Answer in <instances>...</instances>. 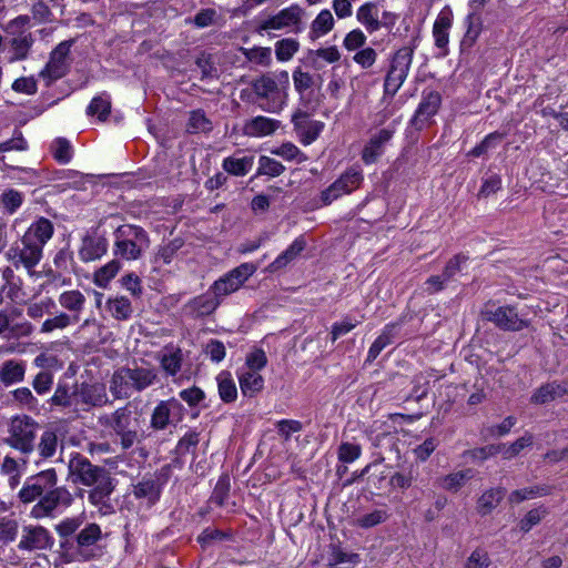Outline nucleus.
I'll list each match as a JSON object with an SVG mask.
<instances>
[{
  "label": "nucleus",
  "mask_w": 568,
  "mask_h": 568,
  "mask_svg": "<svg viewBox=\"0 0 568 568\" xmlns=\"http://www.w3.org/2000/svg\"><path fill=\"white\" fill-rule=\"evenodd\" d=\"M69 479L75 485L93 487L89 493V501L97 506H103L114 489L110 473L91 464L80 454H73L68 464Z\"/></svg>",
  "instance_id": "nucleus-1"
},
{
  "label": "nucleus",
  "mask_w": 568,
  "mask_h": 568,
  "mask_svg": "<svg viewBox=\"0 0 568 568\" xmlns=\"http://www.w3.org/2000/svg\"><path fill=\"white\" fill-rule=\"evenodd\" d=\"M158 379L156 369L150 365L121 367L112 374L109 388L115 398L123 399L143 392Z\"/></svg>",
  "instance_id": "nucleus-2"
},
{
  "label": "nucleus",
  "mask_w": 568,
  "mask_h": 568,
  "mask_svg": "<svg viewBox=\"0 0 568 568\" xmlns=\"http://www.w3.org/2000/svg\"><path fill=\"white\" fill-rule=\"evenodd\" d=\"M413 49L403 47L397 50L390 61L389 70L384 81V94L381 104L384 109L378 114V123H383L394 113L393 98L405 82L413 61Z\"/></svg>",
  "instance_id": "nucleus-3"
},
{
  "label": "nucleus",
  "mask_w": 568,
  "mask_h": 568,
  "mask_svg": "<svg viewBox=\"0 0 568 568\" xmlns=\"http://www.w3.org/2000/svg\"><path fill=\"white\" fill-rule=\"evenodd\" d=\"M288 72L263 74L252 82V90L262 101L260 106L270 113H280L286 105Z\"/></svg>",
  "instance_id": "nucleus-4"
},
{
  "label": "nucleus",
  "mask_w": 568,
  "mask_h": 568,
  "mask_svg": "<svg viewBox=\"0 0 568 568\" xmlns=\"http://www.w3.org/2000/svg\"><path fill=\"white\" fill-rule=\"evenodd\" d=\"M150 246V239L144 229L133 224H123L114 231L115 256L125 261H136Z\"/></svg>",
  "instance_id": "nucleus-5"
},
{
  "label": "nucleus",
  "mask_w": 568,
  "mask_h": 568,
  "mask_svg": "<svg viewBox=\"0 0 568 568\" xmlns=\"http://www.w3.org/2000/svg\"><path fill=\"white\" fill-rule=\"evenodd\" d=\"M305 11L298 4H291L274 14L261 19L256 27L260 34H272V31L298 33L302 31Z\"/></svg>",
  "instance_id": "nucleus-6"
},
{
  "label": "nucleus",
  "mask_w": 568,
  "mask_h": 568,
  "mask_svg": "<svg viewBox=\"0 0 568 568\" xmlns=\"http://www.w3.org/2000/svg\"><path fill=\"white\" fill-rule=\"evenodd\" d=\"M39 424L28 415H19L11 419L8 427L6 443L22 454H30L34 449V440Z\"/></svg>",
  "instance_id": "nucleus-7"
},
{
  "label": "nucleus",
  "mask_w": 568,
  "mask_h": 568,
  "mask_svg": "<svg viewBox=\"0 0 568 568\" xmlns=\"http://www.w3.org/2000/svg\"><path fill=\"white\" fill-rule=\"evenodd\" d=\"M133 415L129 406H125L101 419L121 437L124 449L132 447L138 438V419Z\"/></svg>",
  "instance_id": "nucleus-8"
},
{
  "label": "nucleus",
  "mask_w": 568,
  "mask_h": 568,
  "mask_svg": "<svg viewBox=\"0 0 568 568\" xmlns=\"http://www.w3.org/2000/svg\"><path fill=\"white\" fill-rule=\"evenodd\" d=\"M257 266L253 263H242L216 280L211 292L222 300L223 297L237 292L244 283L256 272Z\"/></svg>",
  "instance_id": "nucleus-9"
},
{
  "label": "nucleus",
  "mask_w": 568,
  "mask_h": 568,
  "mask_svg": "<svg viewBox=\"0 0 568 568\" xmlns=\"http://www.w3.org/2000/svg\"><path fill=\"white\" fill-rule=\"evenodd\" d=\"M6 256L16 268L23 267L29 275H33L34 267L43 257V251L34 244L26 242V239L21 236L19 241L10 246Z\"/></svg>",
  "instance_id": "nucleus-10"
},
{
  "label": "nucleus",
  "mask_w": 568,
  "mask_h": 568,
  "mask_svg": "<svg viewBox=\"0 0 568 568\" xmlns=\"http://www.w3.org/2000/svg\"><path fill=\"white\" fill-rule=\"evenodd\" d=\"M184 407L176 398L161 400L153 409L151 426L163 430L170 425H176L183 419Z\"/></svg>",
  "instance_id": "nucleus-11"
},
{
  "label": "nucleus",
  "mask_w": 568,
  "mask_h": 568,
  "mask_svg": "<svg viewBox=\"0 0 568 568\" xmlns=\"http://www.w3.org/2000/svg\"><path fill=\"white\" fill-rule=\"evenodd\" d=\"M363 180L358 170L351 169L342 174L334 183L321 193L323 205H329L335 200L356 190Z\"/></svg>",
  "instance_id": "nucleus-12"
},
{
  "label": "nucleus",
  "mask_w": 568,
  "mask_h": 568,
  "mask_svg": "<svg viewBox=\"0 0 568 568\" xmlns=\"http://www.w3.org/2000/svg\"><path fill=\"white\" fill-rule=\"evenodd\" d=\"M73 503L72 494L63 486L47 491L32 507L31 515L34 518L50 516L58 506L69 507Z\"/></svg>",
  "instance_id": "nucleus-13"
},
{
  "label": "nucleus",
  "mask_w": 568,
  "mask_h": 568,
  "mask_svg": "<svg viewBox=\"0 0 568 568\" xmlns=\"http://www.w3.org/2000/svg\"><path fill=\"white\" fill-rule=\"evenodd\" d=\"M57 481L58 477L53 468L40 471L36 476L28 478L19 491V498L23 503H32L40 497L44 490L53 488Z\"/></svg>",
  "instance_id": "nucleus-14"
},
{
  "label": "nucleus",
  "mask_w": 568,
  "mask_h": 568,
  "mask_svg": "<svg viewBox=\"0 0 568 568\" xmlns=\"http://www.w3.org/2000/svg\"><path fill=\"white\" fill-rule=\"evenodd\" d=\"M71 42L63 41L59 43L51 52L50 59L44 69L40 72V77L47 80L48 84L62 78L69 69V53Z\"/></svg>",
  "instance_id": "nucleus-15"
},
{
  "label": "nucleus",
  "mask_w": 568,
  "mask_h": 568,
  "mask_svg": "<svg viewBox=\"0 0 568 568\" xmlns=\"http://www.w3.org/2000/svg\"><path fill=\"white\" fill-rule=\"evenodd\" d=\"M488 321L505 331H521L528 327L529 322L521 317L511 306H499L494 311H487Z\"/></svg>",
  "instance_id": "nucleus-16"
},
{
  "label": "nucleus",
  "mask_w": 568,
  "mask_h": 568,
  "mask_svg": "<svg viewBox=\"0 0 568 568\" xmlns=\"http://www.w3.org/2000/svg\"><path fill=\"white\" fill-rule=\"evenodd\" d=\"M109 402L105 386L101 383L81 384L73 393V403L85 407L102 406Z\"/></svg>",
  "instance_id": "nucleus-17"
},
{
  "label": "nucleus",
  "mask_w": 568,
  "mask_h": 568,
  "mask_svg": "<svg viewBox=\"0 0 568 568\" xmlns=\"http://www.w3.org/2000/svg\"><path fill=\"white\" fill-rule=\"evenodd\" d=\"M395 132V125L382 129L371 136L362 151V160L366 164L375 163L384 153L385 145L390 141Z\"/></svg>",
  "instance_id": "nucleus-18"
},
{
  "label": "nucleus",
  "mask_w": 568,
  "mask_h": 568,
  "mask_svg": "<svg viewBox=\"0 0 568 568\" xmlns=\"http://www.w3.org/2000/svg\"><path fill=\"white\" fill-rule=\"evenodd\" d=\"M292 122L300 138V141L304 145H310L313 143L318 138L324 128L322 122L308 120L307 115L302 112H296L292 118Z\"/></svg>",
  "instance_id": "nucleus-19"
},
{
  "label": "nucleus",
  "mask_w": 568,
  "mask_h": 568,
  "mask_svg": "<svg viewBox=\"0 0 568 568\" xmlns=\"http://www.w3.org/2000/svg\"><path fill=\"white\" fill-rule=\"evenodd\" d=\"M54 232L53 224L45 217L37 219L22 235L26 242L37 245L43 251L44 245L51 240Z\"/></svg>",
  "instance_id": "nucleus-20"
},
{
  "label": "nucleus",
  "mask_w": 568,
  "mask_h": 568,
  "mask_svg": "<svg viewBox=\"0 0 568 568\" xmlns=\"http://www.w3.org/2000/svg\"><path fill=\"white\" fill-rule=\"evenodd\" d=\"M108 246V240L103 235H87L79 248V257L85 263L97 261L105 255Z\"/></svg>",
  "instance_id": "nucleus-21"
},
{
  "label": "nucleus",
  "mask_w": 568,
  "mask_h": 568,
  "mask_svg": "<svg viewBox=\"0 0 568 568\" xmlns=\"http://www.w3.org/2000/svg\"><path fill=\"white\" fill-rule=\"evenodd\" d=\"M440 102L442 98L438 92L429 91L425 93L415 112L413 124L417 129H422L437 113Z\"/></svg>",
  "instance_id": "nucleus-22"
},
{
  "label": "nucleus",
  "mask_w": 568,
  "mask_h": 568,
  "mask_svg": "<svg viewBox=\"0 0 568 568\" xmlns=\"http://www.w3.org/2000/svg\"><path fill=\"white\" fill-rule=\"evenodd\" d=\"M306 241L303 236L296 237L292 244L282 252L266 268V272L275 273L285 268L290 263L295 261L305 250Z\"/></svg>",
  "instance_id": "nucleus-23"
},
{
  "label": "nucleus",
  "mask_w": 568,
  "mask_h": 568,
  "mask_svg": "<svg viewBox=\"0 0 568 568\" xmlns=\"http://www.w3.org/2000/svg\"><path fill=\"white\" fill-rule=\"evenodd\" d=\"M20 314L21 312L17 308H12L10 313L0 310V335L7 334L8 336L20 337L31 334L32 326L30 323L11 324L12 318Z\"/></svg>",
  "instance_id": "nucleus-24"
},
{
  "label": "nucleus",
  "mask_w": 568,
  "mask_h": 568,
  "mask_svg": "<svg viewBox=\"0 0 568 568\" xmlns=\"http://www.w3.org/2000/svg\"><path fill=\"white\" fill-rule=\"evenodd\" d=\"M280 124L275 119L258 115L245 123L244 133L248 136L263 138L273 134Z\"/></svg>",
  "instance_id": "nucleus-25"
},
{
  "label": "nucleus",
  "mask_w": 568,
  "mask_h": 568,
  "mask_svg": "<svg viewBox=\"0 0 568 568\" xmlns=\"http://www.w3.org/2000/svg\"><path fill=\"white\" fill-rule=\"evenodd\" d=\"M26 371V363L23 361H4L0 365V382L7 387L21 383L24 379Z\"/></svg>",
  "instance_id": "nucleus-26"
},
{
  "label": "nucleus",
  "mask_w": 568,
  "mask_h": 568,
  "mask_svg": "<svg viewBox=\"0 0 568 568\" xmlns=\"http://www.w3.org/2000/svg\"><path fill=\"white\" fill-rule=\"evenodd\" d=\"M49 544V534L43 527H26L19 542L20 549H43Z\"/></svg>",
  "instance_id": "nucleus-27"
},
{
  "label": "nucleus",
  "mask_w": 568,
  "mask_h": 568,
  "mask_svg": "<svg viewBox=\"0 0 568 568\" xmlns=\"http://www.w3.org/2000/svg\"><path fill=\"white\" fill-rule=\"evenodd\" d=\"M453 24V14L449 10H443L437 16L434 27L433 36L435 39L436 47L443 49L448 44L449 41V29Z\"/></svg>",
  "instance_id": "nucleus-28"
},
{
  "label": "nucleus",
  "mask_w": 568,
  "mask_h": 568,
  "mask_svg": "<svg viewBox=\"0 0 568 568\" xmlns=\"http://www.w3.org/2000/svg\"><path fill=\"white\" fill-rule=\"evenodd\" d=\"M356 19L369 33L381 29L379 10L373 2L362 4L356 11Z\"/></svg>",
  "instance_id": "nucleus-29"
},
{
  "label": "nucleus",
  "mask_w": 568,
  "mask_h": 568,
  "mask_svg": "<svg viewBox=\"0 0 568 568\" xmlns=\"http://www.w3.org/2000/svg\"><path fill=\"white\" fill-rule=\"evenodd\" d=\"M240 388L244 396H254L263 389L264 379L260 372L254 369H241L239 372Z\"/></svg>",
  "instance_id": "nucleus-30"
},
{
  "label": "nucleus",
  "mask_w": 568,
  "mask_h": 568,
  "mask_svg": "<svg viewBox=\"0 0 568 568\" xmlns=\"http://www.w3.org/2000/svg\"><path fill=\"white\" fill-rule=\"evenodd\" d=\"M335 24L334 17L328 9H323L311 23L310 36L312 39H318L333 30Z\"/></svg>",
  "instance_id": "nucleus-31"
},
{
  "label": "nucleus",
  "mask_w": 568,
  "mask_h": 568,
  "mask_svg": "<svg viewBox=\"0 0 568 568\" xmlns=\"http://www.w3.org/2000/svg\"><path fill=\"white\" fill-rule=\"evenodd\" d=\"M474 476L475 471L471 468H467L450 473L439 478L438 481L443 489L456 493Z\"/></svg>",
  "instance_id": "nucleus-32"
},
{
  "label": "nucleus",
  "mask_w": 568,
  "mask_h": 568,
  "mask_svg": "<svg viewBox=\"0 0 568 568\" xmlns=\"http://www.w3.org/2000/svg\"><path fill=\"white\" fill-rule=\"evenodd\" d=\"M221 300L211 291L207 294L193 298L187 307L197 316L209 315L216 310Z\"/></svg>",
  "instance_id": "nucleus-33"
},
{
  "label": "nucleus",
  "mask_w": 568,
  "mask_h": 568,
  "mask_svg": "<svg viewBox=\"0 0 568 568\" xmlns=\"http://www.w3.org/2000/svg\"><path fill=\"white\" fill-rule=\"evenodd\" d=\"M160 485L152 478L143 479L134 486V496L145 500L148 505L154 504L160 497Z\"/></svg>",
  "instance_id": "nucleus-34"
},
{
  "label": "nucleus",
  "mask_w": 568,
  "mask_h": 568,
  "mask_svg": "<svg viewBox=\"0 0 568 568\" xmlns=\"http://www.w3.org/2000/svg\"><path fill=\"white\" fill-rule=\"evenodd\" d=\"M59 304L61 307L70 311L73 315L79 316L85 305V296L78 290H70L59 295Z\"/></svg>",
  "instance_id": "nucleus-35"
},
{
  "label": "nucleus",
  "mask_w": 568,
  "mask_h": 568,
  "mask_svg": "<svg viewBox=\"0 0 568 568\" xmlns=\"http://www.w3.org/2000/svg\"><path fill=\"white\" fill-rule=\"evenodd\" d=\"M121 270V263L118 260H112L105 265L101 266L93 273V283L100 288H106L110 282L116 276Z\"/></svg>",
  "instance_id": "nucleus-36"
},
{
  "label": "nucleus",
  "mask_w": 568,
  "mask_h": 568,
  "mask_svg": "<svg viewBox=\"0 0 568 568\" xmlns=\"http://www.w3.org/2000/svg\"><path fill=\"white\" fill-rule=\"evenodd\" d=\"M106 308L111 316L118 321H126L133 313L131 302L124 296L109 298Z\"/></svg>",
  "instance_id": "nucleus-37"
},
{
  "label": "nucleus",
  "mask_w": 568,
  "mask_h": 568,
  "mask_svg": "<svg viewBox=\"0 0 568 568\" xmlns=\"http://www.w3.org/2000/svg\"><path fill=\"white\" fill-rule=\"evenodd\" d=\"M79 321V316L69 315L64 312H60L53 317L47 318L41 327L40 332L43 334L52 333L53 331H62L69 327L71 324L77 323Z\"/></svg>",
  "instance_id": "nucleus-38"
},
{
  "label": "nucleus",
  "mask_w": 568,
  "mask_h": 568,
  "mask_svg": "<svg viewBox=\"0 0 568 568\" xmlns=\"http://www.w3.org/2000/svg\"><path fill=\"white\" fill-rule=\"evenodd\" d=\"M101 537L102 530L98 524L91 523L85 525V527L82 528L77 535V545L78 548L81 550V554H83V550L85 548L97 544L101 539Z\"/></svg>",
  "instance_id": "nucleus-39"
},
{
  "label": "nucleus",
  "mask_w": 568,
  "mask_h": 568,
  "mask_svg": "<svg viewBox=\"0 0 568 568\" xmlns=\"http://www.w3.org/2000/svg\"><path fill=\"white\" fill-rule=\"evenodd\" d=\"M505 496L503 488H493L485 491L477 501V509L481 515L489 514L494 508L498 506Z\"/></svg>",
  "instance_id": "nucleus-40"
},
{
  "label": "nucleus",
  "mask_w": 568,
  "mask_h": 568,
  "mask_svg": "<svg viewBox=\"0 0 568 568\" xmlns=\"http://www.w3.org/2000/svg\"><path fill=\"white\" fill-rule=\"evenodd\" d=\"M274 50L277 61L287 62L298 52L300 42L293 38H284L275 42Z\"/></svg>",
  "instance_id": "nucleus-41"
},
{
  "label": "nucleus",
  "mask_w": 568,
  "mask_h": 568,
  "mask_svg": "<svg viewBox=\"0 0 568 568\" xmlns=\"http://www.w3.org/2000/svg\"><path fill=\"white\" fill-rule=\"evenodd\" d=\"M241 51L251 63L265 68L272 63V50L268 47L241 48Z\"/></svg>",
  "instance_id": "nucleus-42"
},
{
  "label": "nucleus",
  "mask_w": 568,
  "mask_h": 568,
  "mask_svg": "<svg viewBox=\"0 0 568 568\" xmlns=\"http://www.w3.org/2000/svg\"><path fill=\"white\" fill-rule=\"evenodd\" d=\"M395 325H386L382 334L374 341L367 353V361H374L381 352L393 343Z\"/></svg>",
  "instance_id": "nucleus-43"
},
{
  "label": "nucleus",
  "mask_w": 568,
  "mask_h": 568,
  "mask_svg": "<svg viewBox=\"0 0 568 568\" xmlns=\"http://www.w3.org/2000/svg\"><path fill=\"white\" fill-rule=\"evenodd\" d=\"M58 435L53 429H45L38 444L40 457L48 459L54 456L58 448Z\"/></svg>",
  "instance_id": "nucleus-44"
},
{
  "label": "nucleus",
  "mask_w": 568,
  "mask_h": 568,
  "mask_svg": "<svg viewBox=\"0 0 568 568\" xmlns=\"http://www.w3.org/2000/svg\"><path fill=\"white\" fill-rule=\"evenodd\" d=\"M219 394L224 402H234L237 397L235 383L229 372H221L217 377Z\"/></svg>",
  "instance_id": "nucleus-45"
},
{
  "label": "nucleus",
  "mask_w": 568,
  "mask_h": 568,
  "mask_svg": "<svg viewBox=\"0 0 568 568\" xmlns=\"http://www.w3.org/2000/svg\"><path fill=\"white\" fill-rule=\"evenodd\" d=\"M12 400L23 409L36 410L39 405V400L32 394L28 387H19L11 392Z\"/></svg>",
  "instance_id": "nucleus-46"
},
{
  "label": "nucleus",
  "mask_w": 568,
  "mask_h": 568,
  "mask_svg": "<svg viewBox=\"0 0 568 568\" xmlns=\"http://www.w3.org/2000/svg\"><path fill=\"white\" fill-rule=\"evenodd\" d=\"M271 153L284 159L285 161H295L296 163H303L307 160V156L291 142L273 148Z\"/></svg>",
  "instance_id": "nucleus-47"
},
{
  "label": "nucleus",
  "mask_w": 568,
  "mask_h": 568,
  "mask_svg": "<svg viewBox=\"0 0 568 568\" xmlns=\"http://www.w3.org/2000/svg\"><path fill=\"white\" fill-rule=\"evenodd\" d=\"M252 166V156L227 158L223 162V169L234 175H245Z\"/></svg>",
  "instance_id": "nucleus-48"
},
{
  "label": "nucleus",
  "mask_w": 568,
  "mask_h": 568,
  "mask_svg": "<svg viewBox=\"0 0 568 568\" xmlns=\"http://www.w3.org/2000/svg\"><path fill=\"white\" fill-rule=\"evenodd\" d=\"M547 494L548 488L544 486L526 487L511 491L508 496V500L510 504H519L524 500L534 499Z\"/></svg>",
  "instance_id": "nucleus-49"
},
{
  "label": "nucleus",
  "mask_w": 568,
  "mask_h": 568,
  "mask_svg": "<svg viewBox=\"0 0 568 568\" xmlns=\"http://www.w3.org/2000/svg\"><path fill=\"white\" fill-rule=\"evenodd\" d=\"M160 364L162 369L169 375H175L182 365V353L180 349H172L165 352L160 357Z\"/></svg>",
  "instance_id": "nucleus-50"
},
{
  "label": "nucleus",
  "mask_w": 568,
  "mask_h": 568,
  "mask_svg": "<svg viewBox=\"0 0 568 568\" xmlns=\"http://www.w3.org/2000/svg\"><path fill=\"white\" fill-rule=\"evenodd\" d=\"M534 436L531 434H525L510 445L499 444L501 446V454L505 459H511L517 456L521 450L532 445Z\"/></svg>",
  "instance_id": "nucleus-51"
},
{
  "label": "nucleus",
  "mask_w": 568,
  "mask_h": 568,
  "mask_svg": "<svg viewBox=\"0 0 568 568\" xmlns=\"http://www.w3.org/2000/svg\"><path fill=\"white\" fill-rule=\"evenodd\" d=\"M51 152L53 158L62 164L69 163L73 155L70 142L63 138H58L52 142Z\"/></svg>",
  "instance_id": "nucleus-52"
},
{
  "label": "nucleus",
  "mask_w": 568,
  "mask_h": 568,
  "mask_svg": "<svg viewBox=\"0 0 568 568\" xmlns=\"http://www.w3.org/2000/svg\"><path fill=\"white\" fill-rule=\"evenodd\" d=\"M111 110V102L109 97L102 94L92 99L87 109L89 115H98V119L103 121L106 119Z\"/></svg>",
  "instance_id": "nucleus-53"
},
{
  "label": "nucleus",
  "mask_w": 568,
  "mask_h": 568,
  "mask_svg": "<svg viewBox=\"0 0 568 568\" xmlns=\"http://www.w3.org/2000/svg\"><path fill=\"white\" fill-rule=\"evenodd\" d=\"M564 390L559 385L547 384L539 387L531 397L535 404H546L562 395Z\"/></svg>",
  "instance_id": "nucleus-54"
},
{
  "label": "nucleus",
  "mask_w": 568,
  "mask_h": 568,
  "mask_svg": "<svg viewBox=\"0 0 568 568\" xmlns=\"http://www.w3.org/2000/svg\"><path fill=\"white\" fill-rule=\"evenodd\" d=\"M84 520V514H81L75 517L64 518L55 526V531L62 538L69 537L73 535L82 526Z\"/></svg>",
  "instance_id": "nucleus-55"
},
{
  "label": "nucleus",
  "mask_w": 568,
  "mask_h": 568,
  "mask_svg": "<svg viewBox=\"0 0 568 568\" xmlns=\"http://www.w3.org/2000/svg\"><path fill=\"white\" fill-rule=\"evenodd\" d=\"M23 201V194L13 189L4 191L0 195V203L9 214H13L22 205Z\"/></svg>",
  "instance_id": "nucleus-56"
},
{
  "label": "nucleus",
  "mask_w": 568,
  "mask_h": 568,
  "mask_svg": "<svg viewBox=\"0 0 568 568\" xmlns=\"http://www.w3.org/2000/svg\"><path fill=\"white\" fill-rule=\"evenodd\" d=\"M284 171L285 166L281 162L265 155L260 156L257 169L258 174L275 178L280 176Z\"/></svg>",
  "instance_id": "nucleus-57"
},
{
  "label": "nucleus",
  "mask_w": 568,
  "mask_h": 568,
  "mask_svg": "<svg viewBox=\"0 0 568 568\" xmlns=\"http://www.w3.org/2000/svg\"><path fill=\"white\" fill-rule=\"evenodd\" d=\"M54 307V301L50 297H47L38 302L29 303L27 307V314L29 317L37 320L41 318L45 314L51 313Z\"/></svg>",
  "instance_id": "nucleus-58"
},
{
  "label": "nucleus",
  "mask_w": 568,
  "mask_h": 568,
  "mask_svg": "<svg viewBox=\"0 0 568 568\" xmlns=\"http://www.w3.org/2000/svg\"><path fill=\"white\" fill-rule=\"evenodd\" d=\"M187 130L191 133L206 132L211 130V122L203 111L195 110L190 114Z\"/></svg>",
  "instance_id": "nucleus-59"
},
{
  "label": "nucleus",
  "mask_w": 568,
  "mask_h": 568,
  "mask_svg": "<svg viewBox=\"0 0 568 568\" xmlns=\"http://www.w3.org/2000/svg\"><path fill=\"white\" fill-rule=\"evenodd\" d=\"M33 43L30 34H21L12 40V60H22L28 55V52Z\"/></svg>",
  "instance_id": "nucleus-60"
},
{
  "label": "nucleus",
  "mask_w": 568,
  "mask_h": 568,
  "mask_svg": "<svg viewBox=\"0 0 568 568\" xmlns=\"http://www.w3.org/2000/svg\"><path fill=\"white\" fill-rule=\"evenodd\" d=\"M388 515L385 510L376 509L355 519L354 525L362 528H371L384 523Z\"/></svg>",
  "instance_id": "nucleus-61"
},
{
  "label": "nucleus",
  "mask_w": 568,
  "mask_h": 568,
  "mask_svg": "<svg viewBox=\"0 0 568 568\" xmlns=\"http://www.w3.org/2000/svg\"><path fill=\"white\" fill-rule=\"evenodd\" d=\"M366 40L367 38L361 29H354L345 36L343 40V47L347 51H358L363 49V47L366 43Z\"/></svg>",
  "instance_id": "nucleus-62"
},
{
  "label": "nucleus",
  "mask_w": 568,
  "mask_h": 568,
  "mask_svg": "<svg viewBox=\"0 0 568 568\" xmlns=\"http://www.w3.org/2000/svg\"><path fill=\"white\" fill-rule=\"evenodd\" d=\"M353 61L363 69H371L377 61V52L371 47L363 48L354 54Z\"/></svg>",
  "instance_id": "nucleus-63"
},
{
  "label": "nucleus",
  "mask_w": 568,
  "mask_h": 568,
  "mask_svg": "<svg viewBox=\"0 0 568 568\" xmlns=\"http://www.w3.org/2000/svg\"><path fill=\"white\" fill-rule=\"evenodd\" d=\"M546 515L547 510L542 507L529 510L519 523L520 529L525 532L529 531L534 526L538 525Z\"/></svg>",
  "instance_id": "nucleus-64"
}]
</instances>
